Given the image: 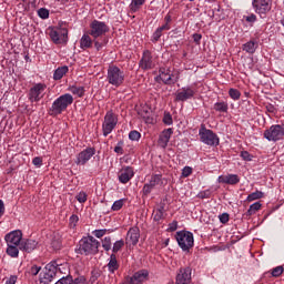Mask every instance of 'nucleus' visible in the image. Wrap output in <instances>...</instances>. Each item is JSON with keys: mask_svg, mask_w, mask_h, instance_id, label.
<instances>
[{"mask_svg": "<svg viewBox=\"0 0 284 284\" xmlns=\"http://www.w3.org/2000/svg\"><path fill=\"white\" fill-rule=\"evenodd\" d=\"M79 248L77 250L78 254H84V256H90L99 254V245L101 243L94 239V236L82 237L79 242Z\"/></svg>", "mask_w": 284, "mask_h": 284, "instance_id": "nucleus-1", "label": "nucleus"}, {"mask_svg": "<svg viewBox=\"0 0 284 284\" xmlns=\"http://www.w3.org/2000/svg\"><path fill=\"white\" fill-rule=\"evenodd\" d=\"M74 103V98L70 93H65L55 99L50 108V115L57 116L68 110L69 105Z\"/></svg>", "mask_w": 284, "mask_h": 284, "instance_id": "nucleus-2", "label": "nucleus"}, {"mask_svg": "<svg viewBox=\"0 0 284 284\" xmlns=\"http://www.w3.org/2000/svg\"><path fill=\"white\" fill-rule=\"evenodd\" d=\"M106 81L110 85L119 88L123 85V81H125V72L116 65H110L106 73Z\"/></svg>", "mask_w": 284, "mask_h": 284, "instance_id": "nucleus-3", "label": "nucleus"}, {"mask_svg": "<svg viewBox=\"0 0 284 284\" xmlns=\"http://www.w3.org/2000/svg\"><path fill=\"white\" fill-rule=\"evenodd\" d=\"M178 245L183 252H190L194 247V234L190 231H179L175 234Z\"/></svg>", "mask_w": 284, "mask_h": 284, "instance_id": "nucleus-4", "label": "nucleus"}, {"mask_svg": "<svg viewBox=\"0 0 284 284\" xmlns=\"http://www.w3.org/2000/svg\"><path fill=\"white\" fill-rule=\"evenodd\" d=\"M199 136L200 141L205 145H219L220 143L219 135H216L212 130L206 129L205 125L200 128Z\"/></svg>", "mask_w": 284, "mask_h": 284, "instance_id": "nucleus-5", "label": "nucleus"}, {"mask_svg": "<svg viewBox=\"0 0 284 284\" xmlns=\"http://www.w3.org/2000/svg\"><path fill=\"white\" fill-rule=\"evenodd\" d=\"M284 136V124H273L270 129L264 131V139L266 141H273V143H276V141H281Z\"/></svg>", "mask_w": 284, "mask_h": 284, "instance_id": "nucleus-6", "label": "nucleus"}, {"mask_svg": "<svg viewBox=\"0 0 284 284\" xmlns=\"http://www.w3.org/2000/svg\"><path fill=\"white\" fill-rule=\"evenodd\" d=\"M109 31H110V28L103 21L93 20L90 23L89 34L90 37H93V39H99V37H103Z\"/></svg>", "mask_w": 284, "mask_h": 284, "instance_id": "nucleus-7", "label": "nucleus"}, {"mask_svg": "<svg viewBox=\"0 0 284 284\" xmlns=\"http://www.w3.org/2000/svg\"><path fill=\"white\" fill-rule=\"evenodd\" d=\"M45 90H48V85L44 83H36L29 90V101H31V103H39V101L45 97Z\"/></svg>", "mask_w": 284, "mask_h": 284, "instance_id": "nucleus-8", "label": "nucleus"}, {"mask_svg": "<svg viewBox=\"0 0 284 284\" xmlns=\"http://www.w3.org/2000/svg\"><path fill=\"white\" fill-rule=\"evenodd\" d=\"M116 123H119V118H116V114H114L111 111L106 112L104 116V121L102 123L103 136H108V134H112V130L116 128Z\"/></svg>", "mask_w": 284, "mask_h": 284, "instance_id": "nucleus-9", "label": "nucleus"}, {"mask_svg": "<svg viewBox=\"0 0 284 284\" xmlns=\"http://www.w3.org/2000/svg\"><path fill=\"white\" fill-rule=\"evenodd\" d=\"M159 78L165 83V85H174V83L179 81V71L161 68Z\"/></svg>", "mask_w": 284, "mask_h": 284, "instance_id": "nucleus-10", "label": "nucleus"}, {"mask_svg": "<svg viewBox=\"0 0 284 284\" xmlns=\"http://www.w3.org/2000/svg\"><path fill=\"white\" fill-rule=\"evenodd\" d=\"M252 6L257 14H267L272 10V0H253Z\"/></svg>", "mask_w": 284, "mask_h": 284, "instance_id": "nucleus-11", "label": "nucleus"}, {"mask_svg": "<svg viewBox=\"0 0 284 284\" xmlns=\"http://www.w3.org/2000/svg\"><path fill=\"white\" fill-rule=\"evenodd\" d=\"M53 43H68V29H57L50 31Z\"/></svg>", "mask_w": 284, "mask_h": 284, "instance_id": "nucleus-12", "label": "nucleus"}, {"mask_svg": "<svg viewBox=\"0 0 284 284\" xmlns=\"http://www.w3.org/2000/svg\"><path fill=\"white\" fill-rule=\"evenodd\" d=\"M95 153L97 151L94 150V148H88L81 151L77 155V160H75L77 165H85V163H88V161H90V159H92Z\"/></svg>", "mask_w": 284, "mask_h": 284, "instance_id": "nucleus-13", "label": "nucleus"}, {"mask_svg": "<svg viewBox=\"0 0 284 284\" xmlns=\"http://www.w3.org/2000/svg\"><path fill=\"white\" fill-rule=\"evenodd\" d=\"M139 239H141V230L139 226H133L126 233L125 244L134 246L139 243Z\"/></svg>", "mask_w": 284, "mask_h": 284, "instance_id": "nucleus-14", "label": "nucleus"}, {"mask_svg": "<svg viewBox=\"0 0 284 284\" xmlns=\"http://www.w3.org/2000/svg\"><path fill=\"white\" fill-rule=\"evenodd\" d=\"M192 281V268L190 266L180 268L175 284H190Z\"/></svg>", "mask_w": 284, "mask_h": 284, "instance_id": "nucleus-15", "label": "nucleus"}, {"mask_svg": "<svg viewBox=\"0 0 284 284\" xmlns=\"http://www.w3.org/2000/svg\"><path fill=\"white\" fill-rule=\"evenodd\" d=\"M196 94V91L191 87H184L175 94V101H187Z\"/></svg>", "mask_w": 284, "mask_h": 284, "instance_id": "nucleus-16", "label": "nucleus"}, {"mask_svg": "<svg viewBox=\"0 0 284 284\" xmlns=\"http://www.w3.org/2000/svg\"><path fill=\"white\" fill-rule=\"evenodd\" d=\"M21 239H23V233L19 230L10 232L6 235L4 240L7 245H21Z\"/></svg>", "mask_w": 284, "mask_h": 284, "instance_id": "nucleus-17", "label": "nucleus"}, {"mask_svg": "<svg viewBox=\"0 0 284 284\" xmlns=\"http://www.w3.org/2000/svg\"><path fill=\"white\" fill-rule=\"evenodd\" d=\"M140 68L142 70H152V68H154V59H152V53L150 51H144L140 61Z\"/></svg>", "mask_w": 284, "mask_h": 284, "instance_id": "nucleus-18", "label": "nucleus"}, {"mask_svg": "<svg viewBox=\"0 0 284 284\" xmlns=\"http://www.w3.org/2000/svg\"><path fill=\"white\" fill-rule=\"evenodd\" d=\"M172 134H174V131L172 129L164 130L159 138V145L160 148H168V144L170 143V139H172Z\"/></svg>", "mask_w": 284, "mask_h": 284, "instance_id": "nucleus-19", "label": "nucleus"}, {"mask_svg": "<svg viewBox=\"0 0 284 284\" xmlns=\"http://www.w3.org/2000/svg\"><path fill=\"white\" fill-rule=\"evenodd\" d=\"M37 241L26 240L20 243L19 250H21L22 252H28L30 254V252H34V250H37Z\"/></svg>", "mask_w": 284, "mask_h": 284, "instance_id": "nucleus-20", "label": "nucleus"}, {"mask_svg": "<svg viewBox=\"0 0 284 284\" xmlns=\"http://www.w3.org/2000/svg\"><path fill=\"white\" fill-rule=\"evenodd\" d=\"M92 38L90 37V33H84L80 39V48L81 50H90L92 48Z\"/></svg>", "mask_w": 284, "mask_h": 284, "instance_id": "nucleus-21", "label": "nucleus"}, {"mask_svg": "<svg viewBox=\"0 0 284 284\" xmlns=\"http://www.w3.org/2000/svg\"><path fill=\"white\" fill-rule=\"evenodd\" d=\"M134 176V169L132 166H124L119 171V179H132Z\"/></svg>", "mask_w": 284, "mask_h": 284, "instance_id": "nucleus-22", "label": "nucleus"}, {"mask_svg": "<svg viewBox=\"0 0 284 284\" xmlns=\"http://www.w3.org/2000/svg\"><path fill=\"white\" fill-rule=\"evenodd\" d=\"M108 267H109V272H111V274H114V272H116V270H119V261H116V254L112 253L110 255V261L108 263Z\"/></svg>", "mask_w": 284, "mask_h": 284, "instance_id": "nucleus-23", "label": "nucleus"}, {"mask_svg": "<svg viewBox=\"0 0 284 284\" xmlns=\"http://www.w3.org/2000/svg\"><path fill=\"white\" fill-rule=\"evenodd\" d=\"M138 114H139V116L144 119V121H146V123H150V108L148 105L140 106L138 109Z\"/></svg>", "mask_w": 284, "mask_h": 284, "instance_id": "nucleus-24", "label": "nucleus"}, {"mask_svg": "<svg viewBox=\"0 0 284 284\" xmlns=\"http://www.w3.org/2000/svg\"><path fill=\"white\" fill-rule=\"evenodd\" d=\"M68 74V67H60L53 73L54 81H61Z\"/></svg>", "mask_w": 284, "mask_h": 284, "instance_id": "nucleus-25", "label": "nucleus"}, {"mask_svg": "<svg viewBox=\"0 0 284 284\" xmlns=\"http://www.w3.org/2000/svg\"><path fill=\"white\" fill-rule=\"evenodd\" d=\"M158 184H159V180L156 179L150 180L149 183L144 184V187H143L144 196H148V194H150V192H152V190H154V187H156Z\"/></svg>", "mask_w": 284, "mask_h": 284, "instance_id": "nucleus-26", "label": "nucleus"}, {"mask_svg": "<svg viewBox=\"0 0 284 284\" xmlns=\"http://www.w3.org/2000/svg\"><path fill=\"white\" fill-rule=\"evenodd\" d=\"M257 44L254 41H248L245 44H243L242 50L244 52H247V54H254L256 52Z\"/></svg>", "mask_w": 284, "mask_h": 284, "instance_id": "nucleus-27", "label": "nucleus"}, {"mask_svg": "<svg viewBox=\"0 0 284 284\" xmlns=\"http://www.w3.org/2000/svg\"><path fill=\"white\" fill-rule=\"evenodd\" d=\"M19 245L8 244L7 254L11 256V258H17L19 256Z\"/></svg>", "mask_w": 284, "mask_h": 284, "instance_id": "nucleus-28", "label": "nucleus"}, {"mask_svg": "<svg viewBox=\"0 0 284 284\" xmlns=\"http://www.w3.org/2000/svg\"><path fill=\"white\" fill-rule=\"evenodd\" d=\"M148 276H150V273L148 272V270H141V271H138L136 273L133 274V277L136 281H140L142 283L144 281H148Z\"/></svg>", "mask_w": 284, "mask_h": 284, "instance_id": "nucleus-29", "label": "nucleus"}, {"mask_svg": "<svg viewBox=\"0 0 284 284\" xmlns=\"http://www.w3.org/2000/svg\"><path fill=\"white\" fill-rule=\"evenodd\" d=\"M262 204L261 202H255L250 205L248 210L246 211V216H253V214L257 213L261 210Z\"/></svg>", "mask_w": 284, "mask_h": 284, "instance_id": "nucleus-30", "label": "nucleus"}, {"mask_svg": "<svg viewBox=\"0 0 284 284\" xmlns=\"http://www.w3.org/2000/svg\"><path fill=\"white\" fill-rule=\"evenodd\" d=\"M57 267H59V264H57V262H51L47 264L45 272L54 277L57 276V270H58Z\"/></svg>", "mask_w": 284, "mask_h": 284, "instance_id": "nucleus-31", "label": "nucleus"}, {"mask_svg": "<svg viewBox=\"0 0 284 284\" xmlns=\"http://www.w3.org/2000/svg\"><path fill=\"white\" fill-rule=\"evenodd\" d=\"M69 92H72L75 97H83L85 89L83 87L71 85L69 87Z\"/></svg>", "mask_w": 284, "mask_h": 284, "instance_id": "nucleus-32", "label": "nucleus"}, {"mask_svg": "<svg viewBox=\"0 0 284 284\" xmlns=\"http://www.w3.org/2000/svg\"><path fill=\"white\" fill-rule=\"evenodd\" d=\"M143 3H145V0H132L130 3V10L132 12H136V10L143 6Z\"/></svg>", "mask_w": 284, "mask_h": 284, "instance_id": "nucleus-33", "label": "nucleus"}, {"mask_svg": "<svg viewBox=\"0 0 284 284\" xmlns=\"http://www.w3.org/2000/svg\"><path fill=\"white\" fill-rule=\"evenodd\" d=\"M124 246H125V241H123V240H119V241L114 242L113 247H112L113 254L121 252V250H123Z\"/></svg>", "mask_w": 284, "mask_h": 284, "instance_id": "nucleus-34", "label": "nucleus"}, {"mask_svg": "<svg viewBox=\"0 0 284 284\" xmlns=\"http://www.w3.org/2000/svg\"><path fill=\"white\" fill-rule=\"evenodd\" d=\"M102 247L105 252H110L112 250V237L106 236L102 240Z\"/></svg>", "mask_w": 284, "mask_h": 284, "instance_id": "nucleus-35", "label": "nucleus"}, {"mask_svg": "<svg viewBox=\"0 0 284 284\" xmlns=\"http://www.w3.org/2000/svg\"><path fill=\"white\" fill-rule=\"evenodd\" d=\"M258 199H263V192L261 191H255L246 197V201L252 202V201H258Z\"/></svg>", "mask_w": 284, "mask_h": 284, "instance_id": "nucleus-36", "label": "nucleus"}, {"mask_svg": "<svg viewBox=\"0 0 284 284\" xmlns=\"http://www.w3.org/2000/svg\"><path fill=\"white\" fill-rule=\"evenodd\" d=\"M214 110L216 112H227V103H225V102H216L214 104Z\"/></svg>", "mask_w": 284, "mask_h": 284, "instance_id": "nucleus-37", "label": "nucleus"}, {"mask_svg": "<svg viewBox=\"0 0 284 284\" xmlns=\"http://www.w3.org/2000/svg\"><path fill=\"white\" fill-rule=\"evenodd\" d=\"M229 95L231 99H233V101H239L241 99V91L237 89H230Z\"/></svg>", "mask_w": 284, "mask_h": 284, "instance_id": "nucleus-38", "label": "nucleus"}, {"mask_svg": "<svg viewBox=\"0 0 284 284\" xmlns=\"http://www.w3.org/2000/svg\"><path fill=\"white\" fill-rule=\"evenodd\" d=\"M219 183H226L227 185H236L239 184V179H219Z\"/></svg>", "mask_w": 284, "mask_h": 284, "instance_id": "nucleus-39", "label": "nucleus"}, {"mask_svg": "<svg viewBox=\"0 0 284 284\" xmlns=\"http://www.w3.org/2000/svg\"><path fill=\"white\" fill-rule=\"evenodd\" d=\"M38 16L40 19H48L50 17V11L45 8H41L38 10Z\"/></svg>", "mask_w": 284, "mask_h": 284, "instance_id": "nucleus-40", "label": "nucleus"}, {"mask_svg": "<svg viewBox=\"0 0 284 284\" xmlns=\"http://www.w3.org/2000/svg\"><path fill=\"white\" fill-rule=\"evenodd\" d=\"M123 199L118 200L113 203L111 210H113V212H119V210H121V207H123Z\"/></svg>", "mask_w": 284, "mask_h": 284, "instance_id": "nucleus-41", "label": "nucleus"}, {"mask_svg": "<svg viewBox=\"0 0 284 284\" xmlns=\"http://www.w3.org/2000/svg\"><path fill=\"white\" fill-rule=\"evenodd\" d=\"M105 234H108V230H105V229L93 231V235L97 239H103V236H105Z\"/></svg>", "mask_w": 284, "mask_h": 284, "instance_id": "nucleus-42", "label": "nucleus"}, {"mask_svg": "<svg viewBox=\"0 0 284 284\" xmlns=\"http://www.w3.org/2000/svg\"><path fill=\"white\" fill-rule=\"evenodd\" d=\"M129 139L131 141H139V139H141V133L139 131H131L129 133Z\"/></svg>", "mask_w": 284, "mask_h": 284, "instance_id": "nucleus-43", "label": "nucleus"}, {"mask_svg": "<svg viewBox=\"0 0 284 284\" xmlns=\"http://www.w3.org/2000/svg\"><path fill=\"white\" fill-rule=\"evenodd\" d=\"M283 271H284L283 266H277L272 270V276H274L275 278H278V276L283 274Z\"/></svg>", "mask_w": 284, "mask_h": 284, "instance_id": "nucleus-44", "label": "nucleus"}, {"mask_svg": "<svg viewBox=\"0 0 284 284\" xmlns=\"http://www.w3.org/2000/svg\"><path fill=\"white\" fill-rule=\"evenodd\" d=\"M163 214H164L163 212L155 209L153 211V221H156V222L162 221Z\"/></svg>", "mask_w": 284, "mask_h": 284, "instance_id": "nucleus-45", "label": "nucleus"}, {"mask_svg": "<svg viewBox=\"0 0 284 284\" xmlns=\"http://www.w3.org/2000/svg\"><path fill=\"white\" fill-rule=\"evenodd\" d=\"M77 201H79V203H85V201H88V194L85 192H80L77 196H75Z\"/></svg>", "mask_w": 284, "mask_h": 284, "instance_id": "nucleus-46", "label": "nucleus"}, {"mask_svg": "<svg viewBox=\"0 0 284 284\" xmlns=\"http://www.w3.org/2000/svg\"><path fill=\"white\" fill-rule=\"evenodd\" d=\"M196 196L197 199H210V196H212V192H210V190L201 191Z\"/></svg>", "mask_w": 284, "mask_h": 284, "instance_id": "nucleus-47", "label": "nucleus"}, {"mask_svg": "<svg viewBox=\"0 0 284 284\" xmlns=\"http://www.w3.org/2000/svg\"><path fill=\"white\" fill-rule=\"evenodd\" d=\"M73 284H88V278H85L83 275H80L74 278Z\"/></svg>", "mask_w": 284, "mask_h": 284, "instance_id": "nucleus-48", "label": "nucleus"}, {"mask_svg": "<svg viewBox=\"0 0 284 284\" xmlns=\"http://www.w3.org/2000/svg\"><path fill=\"white\" fill-rule=\"evenodd\" d=\"M163 123H165V125H172L174 123V121L172 120V114H164Z\"/></svg>", "mask_w": 284, "mask_h": 284, "instance_id": "nucleus-49", "label": "nucleus"}, {"mask_svg": "<svg viewBox=\"0 0 284 284\" xmlns=\"http://www.w3.org/2000/svg\"><path fill=\"white\" fill-rule=\"evenodd\" d=\"M53 275H50V273H44L43 277H42V283L48 284V283H52L53 281Z\"/></svg>", "mask_w": 284, "mask_h": 284, "instance_id": "nucleus-50", "label": "nucleus"}, {"mask_svg": "<svg viewBox=\"0 0 284 284\" xmlns=\"http://www.w3.org/2000/svg\"><path fill=\"white\" fill-rule=\"evenodd\" d=\"M162 34H163V32L161 30L156 29L152 36V41L154 43H156V41H159L161 39Z\"/></svg>", "mask_w": 284, "mask_h": 284, "instance_id": "nucleus-51", "label": "nucleus"}, {"mask_svg": "<svg viewBox=\"0 0 284 284\" xmlns=\"http://www.w3.org/2000/svg\"><path fill=\"white\" fill-rule=\"evenodd\" d=\"M179 230V222L173 221L172 223L169 224L168 232H176Z\"/></svg>", "mask_w": 284, "mask_h": 284, "instance_id": "nucleus-52", "label": "nucleus"}, {"mask_svg": "<svg viewBox=\"0 0 284 284\" xmlns=\"http://www.w3.org/2000/svg\"><path fill=\"white\" fill-rule=\"evenodd\" d=\"M32 163L36 168H41L43 165V159H41L40 156H36L32 160Z\"/></svg>", "mask_w": 284, "mask_h": 284, "instance_id": "nucleus-53", "label": "nucleus"}, {"mask_svg": "<svg viewBox=\"0 0 284 284\" xmlns=\"http://www.w3.org/2000/svg\"><path fill=\"white\" fill-rule=\"evenodd\" d=\"M220 222L223 223V225H225V223H227L230 221V214L227 213H222L220 216Z\"/></svg>", "mask_w": 284, "mask_h": 284, "instance_id": "nucleus-54", "label": "nucleus"}, {"mask_svg": "<svg viewBox=\"0 0 284 284\" xmlns=\"http://www.w3.org/2000/svg\"><path fill=\"white\" fill-rule=\"evenodd\" d=\"M192 174V168L191 166H184L182 170V176L185 179Z\"/></svg>", "mask_w": 284, "mask_h": 284, "instance_id": "nucleus-55", "label": "nucleus"}, {"mask_svg": "<svg viewBox=\"0 0 284 284\" xmlns=\"http://www.w3.org/2000/svg\"><path fill=\"white\" fill-rule=\"evenodd\" d=\"M114 152L116 154H123V141L118 142L116 146L114 148Z\"/></svg>", "mask_w": 284, "mask_h": 284, "instance_id": "nucleus-56", "label": "nucleus"}, {"mask_svg": "<svg viewBox=\"0 0 284 284\" xmlns=\"http://www.w3.org/2000/svg\"><path fill=\"white\" fill-rule=\"evenodd\" d=\"M55 284H72V277H62Z\"/></svg>", "mask_w": 284, "mask_h": 284, "instance_id": "nucleus-57", "label": "nucleus"}, {"mask_svg": "<svg viewBox=\"0 0 284 284\" xmlns=\"http://www.w3.org/2000/svg\"><path fill=\"white\" fill-rule=\"evenodd\" d=\"M39 272H41V266L34 265V266H32V267L30 268V274H31L32 276H37V274H39Z\"/></svg>", "mask_w": 284, "mask_h": 284, "instance_id": "nucleus-58", "label": "nucleus"}, {"mask_svg": "<svg viewBox=\"0 0 284 284\" xmlns=\"http://www.w3.org/2000/svg\"><path fill=\"white\" fill-rule=\"evenodd\" d=\"M245 21H247V23H255L256 22V14L252 13L250 16L244 17Z\"/></svg>", "mask_w": 284, "mask_h": 284, "instance_id": "nucleus-59", "label": "nucleus"}, {"mask_svg": "<svg viewBox=\"0 0 284 284\" xmlns=\"http://www.w3.org/2000/svg\"><path fill=\"white\" fill-rule=\"evenodd\" d=\"M241 156L244 161H252V155L247 151H242Z\"/></svg>", "mask_w": 284, "mask_h": 284, "instance_id": "nucleus-60", "label": "nucleus"}, {"mask_svg": "<svg viewBox=\"0 0 284 284\" xmlns=\"http://www.w3.org/2000/svg\"><path fill=\"white\" fill-rule=\"evenodd\" d=\"M51 246L53 247V250H61V242L59 240H53L51 242Z\"/></svg>", "mask_w": 284, "mask_h": 284, "instance_id": "nucleus-61", "label": "nucleus"}, {"mask_svg": "<svg viewBox=\"0 0 284 284\" xmlns=\"http://www.w3.org/2000/svg\"><path fill=\"white\" fill-rule=\"evenodd\" d=\"M128 284H143L139 280L134 278L133 275L131 277H126Z\"/></svg>", "mask_w": 284, "mask_h": 284, "instance_id": "nucleus-62", "label": "nucleus"}, {"mask_svg": "<svg viewBox=\"0 0 284 284\" xmlns=\"http://www.w3.org/2000/svg\"><path fill=\"white\" fill-rule=\"evenodd\" d=\"M98 280H99V273L92 272V275H91L89 282H90L91 284H94V283H97Z\"/></svg>", "mask_w": 284, "mask_h": 284, "instance_id": "nucleus-63", "label": "nucleus"}, {"mask_svg": "<svg viewBox=\"0 0 284 284\" xmlns=\"http://www.w3.org/2000/svg\"><path fill=\"white\" fill-rule=\"evenodd\" d=\"M17 283V275H11L7 281L6 284H16Z\"/></svg>", "mask_w": 284, "mask_h": 284, "instance_id": "nucleus-64", "label": "nucleus"}]
</instances>
